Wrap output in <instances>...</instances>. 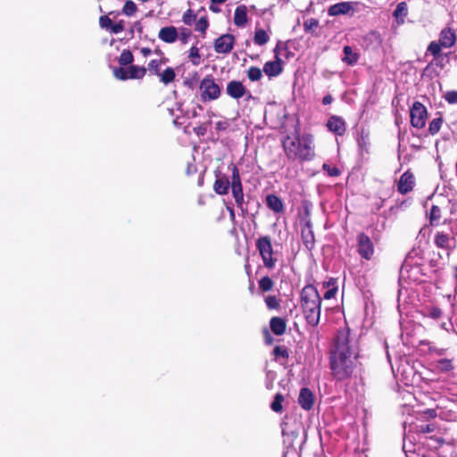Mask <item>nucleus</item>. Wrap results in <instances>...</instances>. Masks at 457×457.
<instances>
[{
    "label": "nucleus",
    "mask_w": 457,
    "mask_h": 457,
    "mask_svg": "<svg viewBox=\"0 0 457 457\" xmlns=\"http://www.w3.org/2000/svg\"><path fill=\"white\" fill-rule=\"evenodd\" d=\"M327 127L329 131L338 136L344 135L346 130L344 119L337 115H333L328 119Z\"/></svg>",
    "instance_id": "nucleus-16"
},
{
    "label": "nucleus",
    "mask_w": 457,
    "mask_h": 457,
    "mask_svg": "<svg viewBox=\"0 0 457 457\" xmlns=\"http://www.w3.org/2000/svg\"><path fill=\"white\" fill-rule=\"evenodd\" d=\"M443 315V312L440 308L436 306H430L426 309L425 316L431 318L433 320H437L441 318Z\"/></svg>",
    "instance_id": "nucleus-33"
},
{
    "label": "nucleus",
    "mask_w": 457,
    "mask_h": 457,
    "mask_svg": "<svg viewBox=\"0 0 457 457\" xmlns=\"http://www.w3.org/2000/svg\"><path fill=\"white\" fill-rule=\"evenodd\" d=\"M434 243L437 247L450 249L455 245V239L448 233L438 231L435 235Z\"/></svg>",
    "instance_id": "nucleus-15"
},
{
    "label": "nucleus",
    "mask_w": 457,
    "mask_h": 457,
    "mask_svg": "<svg viewBox=\"0 0 457 457\" xmlns=\"http://www.w3.org/2000/svg\"><path fill=\"white\" fill-rule=\"evenodd\" d=\"M344 57L342 61L348 65H354L359 59V54L353 52V48L349 46H345L343 49Z\"/></svg>",
    "instance_id": "nucleus-23"
},
{
    "label": "nucleus",
    "mask_w": 457,
    "mask_h": 457,
    "mask_svg": "<svg viewBox=\"0 0 457 457\" xmlns=\"http://www.w3.org/2000/svg\"><path fill=\"white\" fill-rule=\"evenodd\" d=\"M441 217V210L438 206L433 205L430 209V223L433 224L435 220H439Z\"/></svg>",
    "instance_id": "nucleus-46"
},
{
    "label": "nucleus",
    "mask_w": 457,
    "mask_h": 457,
    "mask_svg": "<svg viewBox=\"0 0 457 457\" xmlns=\"http://www.w3.org/2000/svg\"><path fill=\"white\" fill-rule=\"evenodd\" d=\"M442 329H445L446 331H449L453 328V323L451 321L449 322H443L440 325Z\"/></svg>",
    "instance_id": "nucleus-58"
},
{
    "label": "nucleus",
    "mask_w": 457,
    "mask_h": 457,
    "mask_svg": "<svg viewBox=\"0 0 457 457\" xmlns=\"http://www.w3.org/2000/svg\"><path fill=\"white\" fill-rule=\"evenodd\" d=\"M281 46L282 43H278L274 49L276 61L267 62L263 66V71L269 77L278 76L283 71L282 60L278 57V50Z\"/></svg>",
    "instance_id": "nucleus-11"
},
{
    "label": "nucleus",
    "mask_w": 457,
    "mask_h": 457,
    "mask_svg": "<svg viewBox=\"0 0 457 457\" xmlns=\"http://www.w3.org/2000/svg\"><path fill=\"white\" fill-rule=\"evenodd\" d=\"M318 26H319V21H318V20H316L314 18L308 19L303 22V28L306 32L314 31V29H316L318 28Z\"/></svg>",
    "instance_id": "nucleus-40"
},
{
    "label": "nucleus",
    "mask_w": 457,
    "mask_h": 457,
    "mask_svg": "<svg viewBox=\"0 0 457 457\" xmlns=\"http://www.w3.org/2000/svg\"><path fill=\"white\" fill-rule=\"evenodd\" d=\"M228 122L227 120H220L215 123V129L217 131H224L228 129Z\"/></svg>",
    "instance_id": "nucleus-52"
},
{
    "label": "nucleus",
    "mask_w": 457,
    "mask_h": 457,
    "mask_svg": "<svg viewBox=\"0 0 457 457\" xmlns=\"http://www.w3.org/2000/svg\"><path fill=\"white\" fill-rule=\"evenodd\" d=\"M415 184V179L411 172L405 171L400 178L398 182V191L405 195L413 189Z\"/></svg>",
    "instance_id": "nucleus-14"
},
{
    "label": "nucleus",
    "mask_w": 457,
    "mask_h": 457,
    "mask_svg": "<svg viewBox=\"0 0 457 457\" xmlns=\"http://www.w3.org/2000/svg\"><path fill=\"white\" fill-rule=\"evenodd\" d=\"M424 414L428 418H435L436 416V411L434 409H427L424 411Z\"/></svg>",
    "instance_id": "nucleus-57"
},
{
    "label": "nucleus",
    "mask_w": 457,
    "mask_h": 457,
    "mask_svg": "<svg viewBox=\"0 0 457 457\" xmlns=\"http://www.w3.org/2000/svg\"><path fill=\"white\" fill-rule=\"evenodd\" d=\"M370 36H371V37H375L376 39H379V35H378V33H376V32H372V33L370 34Z\"/></svg>",
    "instance_id": "nucleus-64"
},
{
    "label": "nucleus",
    "mask_w": 457,
    "mask_h": 457,
    "mask_svg": "<svg viewBox=\"0 0 457 457\" xmlns=\"http://www.w3.org/2000/svg\"><path fill=\"white\" fill-rule=\"evenodd\" d=\"M321 299L317 289L312 286H306L301 292V306L306 322L314 327L318 325L320 316Z\"/></svg>",
    "instance_id": "nucleus-2"
},
{
    "label": "nucleus",
    "mask_w": 457,
    "mask_h": 457,
    "mask_svg": "<svg viewBox=\"0 0 457 457\" xmlns=\"http://www.w3.org/2000/svg\"><path fill=\"white\" fill-rule=\"evenodd\" d=\"M273 286V280L268 276H264L259 280V288L262 292L270 291Z\"/></svg>",
    "instance_id": "nucleus-29"
},
{
    "label": "nucleus",
    "mask_w": 457,
    "mask_h": 457,
    "mask_svg": "<svg viewBox=\"0 0 457 457\" xmlns=\"http://www.w3.org/2000/svg\"><path fill=\"white\" fill-rule=\"evenodd\" d=\"M247 77L251 81H258L262 77V72L260 68L251 66L247 71Z\"/></svg>",
    "instance_id": "nucleus-32"
},
{
    "label": "nucleus",
    "mask_w": 457,
    "mask_h": 457,
    "mask_svg": "<svg viewBox=\"0 0 457 457\" xmlns=\"http://www.w3.org/2000/svg\"><path fill=\"white\" fill-rule=\"evenodd\" d=\"M298 403L303 409L306 411L311 410L314 403L312 392L306 387L302 388L298 396Z\"/></svg>",
    "instance_id": "nucleus-20"
},
{
    "label": "nucleus",
    "mask_w": 457,
    "mask_h": 457,
    "mask_svg": "<svg viewBox=\"0 0 457 457\" xmlns=\"http://www.w3.org/2000/svg\"><path fill=\"white\" fill-rule=\"evenodd\" d=\"M265 303L269 309H278L280 306V300L275 295H269L265 298Z\"/></svg>",
    "instance_id": "nucleus-41"
},
{
    "label": "nucleus",
    "mask_w": 457,
    "mask_h": 457,
    "mask_svg": "<svg viewBox=\"0 0 457 457\" xmlns=\"http://www.w3.org/2000/svg\"><path fill=\"white\" fill-rule=\"evenodd\" d=\"M158 37L167 44L174 43L179 37V32L176 27L168 26L160 29Z\"/></svg>",
    "instance_id": "nucleus-18"
},
{
    "label": "nucleus",
    "mask_w": 457,
    "mask_h": 457,
    "mask_svg": "<svg viewBox=\"0 0 457 457\" xmlns=\"http://www.w3.org/2000/svg\"><path fill=\"white\" fill-rule=\"evenodd\" d=\"M231 190H232V195L235 199V202L237 204V206L243 209V204L245 203L244 202V192H243V187L240 178L239 170L237 167L234 164L231 165Z\"/></svg>",
    "instance_id": "nucleus-8"
},
{
    "label": "nucleus",
    "mask_w": 457,
    "mask_h": 457,
    "mask_svg": "<svg viewBox=\"0 0 457 457\" xmlns=\"http://www.w3.org/2000/svg\"><path fill=\"white\" fill-rule=\"evenodd\" d=\"M137 11V4L132 0H127L122 8V13L126 16H133Z\"/></svg>",
    "instance_id": "nucleus-31"
},
{
    "label": "nucleus",
    "mask_w": 457,
    "mask_h": 457,
    "mask_svg": "<svg viewBox=\"0 0 457 457\" xmlns=\"http://www.w3.org/2000/svg\"><path fill=\"white\" fill-rule=\"evenodd\" d=\"M247 8L242 4L236 8L234 13V23L237 27H244L247 23Z\"/></svg>",
    "instance_id": "nucleus-21"
},
{
    "label": "nucleus",
    "mask_w": 457,
    "mask_h": 457,
    "mask_svg": "<svg viewBox=\"0 0 457 457\" xmlns=\"http://www.w3.org/2000/svg\"><path fill=\"white\" fill-rule=\"evenodd\" d=\"M337 292V287L328 288L324 293V298L325 299H331V298L335 297Z\"/></svg>",
    "instance_id": "nucleus-53"
},
{
    "label": "nucleus",
    "mask_w": 457,
    "mask_h": 457,
    "mask_svg": "<svg viewBox=\"0 0 457 457\" xmlns=\"http://www.w3.org/2000/svg\"><path fill=\"white\" fill-rule=\"evenodd\" d=\"M356 250L362 259L366 261L372 259L375 253V246L370 237L367 234L363 232L357 234Z\"/></svg>",
    "instance_id": "nucleus-6"
},
{
    "label": "nucleus",
    "mask_w": 457,
    "mask_h": 457,
    "mask_svg": "<svg viewBox=\"0 0 457 457\" xmlns=\"http://www.w3.org/2000/svg\"><path fill=\"white\" fill-rule=\"evenodd\" d=\"M407 15V4L405 2H401L396 5L394 11V16L398 18H404Z\"/></svg>",
    "instance_id": "nucleus-36"
},
{
    "label": "nucleus",
    "mask_w": 457,
    "mask_h": 457,
    "mask_svg": "<svg viewBox=\"0 0 457 457\" xmlns=\"http://www.w3.org/2000/svg\"><path fill=\"white\" fill-rule=\"evenodd\" d=\"M228 212H229L230 216H231L232 218H234V217H235V212H234L233 208L228 207Z\"/></svg>",
    "instance_id": "nucleus-63"
},
{
    "label": "nucleus",
    "mask_w": 457,
    "mask_h": 457,
    "mask_svg": "<svg viewBox=\"0 0 457 457\" xmlns=\"http://www.w3.org/2000/svg\"><path fill=\"white\" fill-rule=\"evenodd\" d=\"M231 182H229L228 178L221 174L220 171L216 173V179L213 183V190L216 194L220 195H224L228 193Z\"/></svg>",
    "instance_id": "nucleus-13"
},
{
    "label": "nucleus",
    "mask_w": 457,
    "mask_h": 457,
    "mask_svg": "<svg viewBox=\"0 0 457 457\" xmlns=\"http://www.w3.org/2000/svg\"><path fill=\"white\" fill-rule=\"evenodd\" d=\"M256 247L262 258L264 266L271 269L275 265L276 259H273V249L270 237H262L256 242Z\"/></svg>",
    "instance_id": "nucleus-7"
},
{
    "label": "nucleus",
    "mask_w": 457,
    "mask_h": 457,
    "mask_svg": "<svg viewBox=\"0 0 457 457\" xmlns=\"http://www.w3.org/2000/svg\"><path fill=\"white\" fill-rule=\"evenodd\" d=\"M226 91L230 97L239 99L245 96L246 89L241 81L231 80L228 83Z\"/></svg>",
    "instance_id": "nucleus-17"
},
{
    "label": "nucleus",
    "mask_w": 457,
    "mask_h": 457,
    "mask_svg": "<svg viewBox=\"0 0 457 457\" xmlns=\"http://www.w3.org/2000/svg\"><path fill=\"white\" fill-rule=\"evenodd\" d=\"M296 228L301 230L302 239L305 246L308 249L313 248L315 239L311 220L309 219V210L307 206H304L303 211L300 212L299 218L296 221Z\"/></svg>",
    "instance_id": "nucleus-5"
},
{
    "label": "nucleus",
    "mask_w": 457,
    "mask_h": 457,
    "mask_svg": "<svg viewBox=\"0 0 457 457\" xmlns=\"http://www.w3.org/2000/svg\"><path fill=\"white\" fill-rule=\"evenodd\" d=\"M268 40H269V36L264 29H260L255 31L254 37H253V42L255 45L263 46L268 42Z\"/></svg>",
    "instance_id": "nucleus-28"
},
{
    "label": "nucleus",
    "mask_w": 457,
    "mask_h": 457,
    "mask_svg": "<svg viewBox=\"0 0 457 457\" xmlns=\"http://www.w3.org/2000/svg\"><path fill=\"white\" fill-rule=\"evenodd\" d=\"M436 368L443 372L450 371L453 369L452 361L449 359H441L436 362Z\"/></svg>",
    "instance_id": "nucleus-34"
},
{
    "label": "nucleus",
    "mask_w": 457,
    "mask_h": 457,
    "mask_svg": "<svg viewBox=\"0 0 457 457\" xmlns=\"http://www.w3.org/2000/svg\"><path fill=\"white\" fill-rule=\"evenodd\" d=\"M192 35V32L189 29L187 28H181L180 31L179 33V39L181 41L182 44H187Z\"/></svg>",
    "instance_id": "nucleus-42"
},
{
    "label": "nucleus",
    "mask_w": 457,
    "mask_h": 457,
    "mask_svg": "<svg viewBox=\"0 0 457 457\" xmlns=\"http://www.w3.org/2000/svg\"><path fill=\"white\" fill-rule=\"evenodd\" d=\"M270 328L273 334L281 336L286 332V320L280 317H272Z\"/></svg>",
    "instance_id": "nucleus-22"
},
{
    "label": "nucleus",
    "mask_w": 457,
    "mask_h": 457,
    "mask_svg": "<svg viewBox=\"0 0 457 457\" xmlns=\"http://www.w3.org/2000/svg\"><path fill=\"white\" fill-rule=\"evenodd\" d=\"M443 46L439 42L432 41L428 46V52L430 53L435 57H437L441 53V48Z\"/></svg>",
    "instance_id": "nucleus-39"
},
{
    "label": "nucleus",
    "mask_w": 457,
    "mask_h": 457,
    "mask_svg": "<svg viewBox=\"0 0 457 457\" xmlns=\"http://www.w3.org/2000/svg\"><path fill=\"white\" fill-rule=\"evenodd\" d=\"M438 42L444 48L452 47L456 42L455 32L452 29L445 28L439 34Z\"/></svg>",
    "instance_id": "nucleus-19"
},
{
    "label": "nucleus",
    "mask_w": 457,
    "mask_h": 457,
    "mask_svg": "<svg viewBox=\"0 0 457 457\" xmlns=\"http://www.w3.org/2000/svg\"><path fill=\"white\" fill-rule=\"evenodd\" d=\"M235 37L231 34H223L214 42V50L218 54H228L234 47Z\"/></svg>",
    "instance_id": "nucleus-12"
},
{
    "label": "nucleus",
    "mask_w": 457,
    "mask_h": 457,
    "mask_svg": "<svg viewBox=\"0 0 457 457\" xmlns=\"http://www.w3.org/2000/svg\"><path fill=\"white\" fill-rule=\"evenodd\" d=\"M280 142H281L282 147L284 148V150H286V137H282L280 139Z\"/></svg>",
    "instance_id": "nucleus-62"
},
{
    "label": "nucleus",
    "mask_w": 457,
    "mask_h": 457,
    "mask_svg": "<svg viewBox=\"0 0 457 457\" xmlns=\"http://www.w3.org/2000/svg\"><path fill=\"white\" fill-rule=\"evenodd\" d=\"M262 334L264 337L265 344L270 345L273 344V338L270 336V330L267 328H264L262 330Z\"/></svg>",
    "instance_id": "nucleus-50"
},
{
    "label": "nucleus",
    "mask_w": 457,
    "mask_h": 457,
    "mask_svg": "<svg viewBox=\"0 0 457 457\" xmlns=\"http://www.w3.org/2000/svg\"><path fill=\"white\" fill-rule=\"evenodd\" d=\"M368 135H364L361 133V137L358 138V145L361 148H363L368 144Z\"/></svg>",
    "instance_id": "nucleus-55"
},
{
    "label": "nucleus",
    "mask_w": 457,
    "mask_h": 457,
    "mask_svg": "<svg viewBox=\"0 0 457 457\" xmlns=\"http://www.w3.org/2000/svg\"><path fill=\"white\" fill-rule=\"evenodd\" d=\"M118 61L121 66L131 65L134 61L133 54L130 50L124 49L122 50Z\"/></svg>",
    "instance_id": "nucleus-27"
},
{
    "label": "nucleus",
    "mask_w": 457,
    "mask_h": 457,
    "mask_svg": "<svg viewBox=\"0 0 457 457\" xmlns=\"http://www.w3.org/2000/svg\"><path fill=\"white\" fill-rule=\"evenodd\" d=\"M99 24L101 28L105 29L106 30H109L112 27V21L111 18L107 15H102L99 18Z\"/></svg>",
    "instance_id": "nucleus-45"
},
{
    "label": "nucleus",
    "mask_w": 457,
    "mask_h": 457,
    "mask_svg": "<svg viewBox=\"0 0 457 457\" xmlns=\"http://www.w3.org/2000/svg\"><path fill=\"white\" fill-rule=\"evenodd\" d=\"M267 206L274 212H281L283 210V202L277 195L270 194L266 196Z\"/></svg>",
    "instance_id": "nucleus-25"
},
{
    "label": "nucleus",
    "mask_w": 457,
    "mask_h": 457,
    "mask_svg": "<svg viewBox=\"0 0 457 457\" xmlns=\"http://www.w3.org/2000/svg\"><path fill=\"white\" fill-rule=\"evenodd\" d=\"M151 53H152V51H151V49H150V48H148V47H143V48L141 49V54H142L145 57H146V56H148L149 54H151Z\"/></svg>",
    "instance_id": "nucleus-60"
},
{
    "label": "nucleus",
    "mask_w": 457,
    "mask_h": 457,
    "mask_svg": "<svg viewBox=\"0 0 457 457\" xmlns=\"http://www.w3.org/2000/svg\"><path fill=\"white\" fill-rule=\"evenodd\" d=\"M359 355V344L351 337L350 328L344 327L338 329L329 350L332 377L338 381L352 378L360 366Z\"/></svg>",
    "instance_id": "nucleus-1"
},
{
    "label": "nucleus",
    "mask_w": 457,
    "mask_h": 457,
    "mask_svg": "<svg viewBox=\"0 0 457 457\" xmlns=\"http://www.w3.org/2000/svg\"><path fill=\"white\" fill-rule=\"evenodd\" d=\"M209 27V22L207 18L201 17L197 22L195 23V29L198 32H201L204 36L205 35V32Z\"/></svg>",
    "instance_id": "nucleus-35"
},
{
    "label": "nucleus",
    "mask_w": 457,
    "mask_h": 457,
    "mask_svg": "<svg viewBox=\"0 0 457 457\" xmlns=\"http://www.w3.org/2000/svg\"><path fill=\"white\" fill-rule=\"evenodd\" d=\"M124 29H125L124 22H123V21H120L119 22H116V23L112 22V27L109 29V31L113 34H118V33L122 32Z\"/></svg>",
    "instance_id": "nucleus-48"
},
{
    "label": "nucleus",
    "mask_w": 457,
    "mask_h": 457,
    "mask_svg": "<svg viewBox=\"0 0 457 457\" xmlns=\"http://www.w3.org/2000/svg\"><path fill=\"white\" fill-rule=\"evenodd\" d=\"M159 77H160V80L163 84L168 85L174 81L176 74H175L173 68L168 67L163 71V72H161L159 74Z\"/></svg>",
    "instance_id": "nucleus-26"
},
{
    "label": "nucleus",
    "mask_w": 457,
    "mask_h": 457,
    "mask_svg": "<svg viewBox=\"0 0 457 457\" xmlns=\"http://www.w3.org/2000/svg\"><path fill=\"white\" fill-rule=\"evenodd\" d=\"M189 57L191 58H195L196 60H192L193 63L194 64H199V60H200V54H199V49L196 47V46H192L190 48V51H189Z\"/></svg>",
    "instance_id": "nucleus-49"
},
{
    "label": "nucleus",
    "mask_w": 457,
    "mask_h": 457,
    "mask_svg": "<svg viewBox=\"0 0 457 457\" xmlns=\"http://www.w3.org/2000/svg\"><path fill=\"white\" fill-rule=\"evenodd\" d=\"M204 132H205V129H202L201 127H200V128H198V129L196 130V133H197L198 135H204Z\"/></svg>",
    "instance_id": "nucleus-61"
},
{
    "label": "nucleus",
    "mask_w": 457,
    "mask_h": 457,
    "mask_svg": "<svg viewBox=\"0 0 457 457\" xmlns=\"http://www.w3.org/2000/svg\"><path fill=\"white\" fill-rule=\"evenodd\" d=\"M444 97L451 104H457V91L455 90L447 91Z\"/></svg>",
    "instance_id": "nucleus-47"
},
{
    "label": "nucleus",
    "mask_w": 457,
    "mask_h": 457,
    "mask_svg": "<svg viewBox=\"0 0 457 457\" xmlns=\"http://www.w3.org/2000/svg\"><path fill=\"white\" fill-rule=\"evenodd\" d=\"M443 123L442 118H435L433 119L428 126V131L430 134L435 135L436 134L441 128V125Z\"/></svg>",
    "instance_id": "nucleus-37"
},
{
    "label": "nucleus",
    "mask_w": 457,
    "mask_h": 457,
    "mask_svg": "<svg viewBox=\"0 0 457 457\" xmlns=\"http://www.w3.org/2000/svg\"><path fill=\"white\" fill-rule=\"evenodd\" d=\"M358 4L357 2H340L332 4L328 9V16H339V15H353L355 11V6Z\"/></svg>",
    "instance_id": "nucleus-10"
},
{
    "label": "nucleus",
    "mask_w": 457,
    "mask_h": 457,
    "mask_svg": "<svg viewBox=\"0 0 457 457\" xmlns=\"http://www.w3.org/2000/svg\"><path fill=\"white\" fill-rule=\"evenodd\" d=\"M161 64H162L161 60H152L148 63V70L150 71H153L155 75L159 76V74L161 73L160 72Z\"/></svg>",
    "instance_id": "nucleus-44"
},
{
    "label": "nucleus",
    "mask_w": 457,
    "mask_h": 457,
    "mask_svg": "<svg viewBox=\"0 0 457 457\" xmlns=\"http://www.w3.org/2000/svg\"><path fill=\"white\" fill-rule=\"evenodd\" d=\"M200 96L202 102L215 101L220 98L221 95V87L216 82L212 75H206L199 85Z\"/></svg>",
    "instance_id": "nucleus-4"
},
{
    "label": "nucleus",
    "mask_w": 457,
    "mask_h": 457,
    "mask_svg": "<svg viewBox=\"0 0 457 457\" xmlns=\"http://www.w3.org/2000/svg\"><path fill=\"white\" fill-rule=\"evenodd\" d=\"M333 101V97L330 95L325 96L322 99V104L327 105L331 104Z\"/></svg>",
    "instance_id": "nucleus-59"
},
{
    "label": "nucleus",
    "mask_w": 457,
    "mask_h": 457,
    "mask_svg": "<svg viewBox=\"0 0 457 457\" xmlns=\"http://www.w3.org/2000/svg\"><path fill=\"white\" fill-rule=\"evenodd\" d=\"M289 152L295 158L309 161L315 156L313 137L310 134L298 135L291 142Z\"/></svg>",
    "instance_id": "nucleus-3"
},
{
    "label": "nucleus",
    "mask_w": 457,
    "mask_h": 457,
    "mask_svg": "<svg viewBox=\"0 0 457 457\" xmlns=\"http://www.w3.org/2000/svg\"><path fill=\"white\" fill-rule=\"evenodd\" d=\"M323 169L325 170H327L330 176H333V177H337L340 173V171L337 168H336V167L330 168L329 165H328V164H323Z\"/></svg>",
    "instance_id": "nucleus-51"
},
{
    "label": "nucleus",
    "mask_w": 457,
    "mask_h": 457,
    "mask_svg": "<svg viewBox=\"0 0 457 457\" xmlns=\"http://www.w3.org/2000/svg\"><path fill=\"white\" fill-rule=\"evenodd\" d=\"M284 395L281 393H278L275 395L273 402L270 404V408L275 412H281L283 410Z\"/></svg>",
    "instance_id": "nucleus-30"
},
{
    "label": "nucleus",
    "mask_w": 457,
    "mask_h": 457,
    "mask_svg": "<svg viewBox=\"0 0 457 457\" xmlns=\"http://www.w3.org/2000/svg\"><path fill=\"white\" fill-rule=\"evenodd\" d=\"M196 14L193 12V10L188 9L184 12L182 16V21L187 25H191V23L195 20Z\"/></svg>",
    "instance_id": "nucleus-43"
},
{
    "label": "nucleus",
    "mask_w": 457,
    "mask_h": 457,
    "mask_svg": "<svg viewBox=\"0 0 457 457\" xmlns=\"http://www.w3.org/2000/svg\"><path fill=\"white\" fill-rule=\"evenodd\" d=\"M113 76L120 80L128 79V68L124 67H114L112 70Z\"/></svg>",
    "instance_id": "nucleus-38"
},
{
    "label": "nucleus",
    "mask_w": 457,
    "mask_h": 457,
    "mask_svg": "<svg viewBox=\"0 0 457 457\" xmlns=\"http://www.w3.org/2000/svg\"><path fill=\"white\" fill-rule=\"evenodd\" d=\"M273 354L276 358L278 356L286 357V349H282L281 346H276L273 350Z\"/></svg>",
    "instance_id": "nucleus-56"
},
{
    "label": "nucleus",
    "mask_w": 457,
    "mask_h": 457,
    "mask_svg": "<svg viewBox=\"0 0 457 457\" xmlns=\"http://www.w3.org/2000/svg\"><path fill=\"white\" fill-rule=\"evenodd\" d=\"M435 430V426L433 424H427L420 426V431L422 433H430Z\"/></svg>",
    "instance_id": "nucleus-54"
},
{
    "label": "nucleus",
    "mask_w": 457,
    "mask_h": 457,
    "mask_svg": "<svg viewBox=\"0 0 457 457\" xmlns=\"http://www.w3.org/2000/svg\"><path fill=\"white\" fill-rule=\"evenodd\" d=\"M427 109L420 102H415L411 108V124L417 128L422 129L427 120Z\"/></svg>",
    "instance_id": "nucleus-9"
},
{
    "label": "nucleus",
    "mask_w": 457,
    "mask_h": 457,
    "mask_svg": "<svg viewBox=\"0 0 457 457\" xmlns=\"http://www.w3.org/2000/svg\"><path fill=\"white\" fill-rule=\"evenodd\" d=\"M146 73V68L137 65H129L128 67V79H143Z\"/></svg>",
    "instance_id": "nucleus-24"
}]
</instances>
